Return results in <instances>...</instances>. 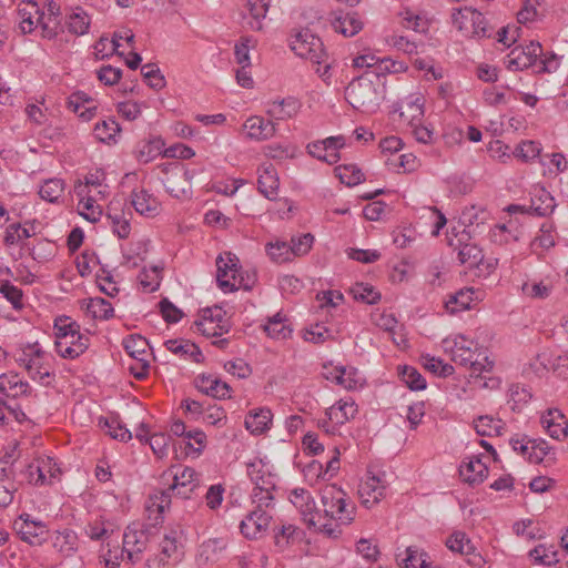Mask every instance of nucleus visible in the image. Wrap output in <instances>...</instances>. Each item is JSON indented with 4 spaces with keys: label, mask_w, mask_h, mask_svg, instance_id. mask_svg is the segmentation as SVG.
Instances as JSON below:
<instances>
[{
    "label": "nucleus",
    "mask_w": 568,
    "mask_h": 568,
    "mask_svg": "<svg viewBox=\"0 0 568 568\" xmlns=\"http://www.w3.org/2000/svg\"><path fill=\"white\" fill-rule=\"evenodd\" d=\"M265 248L270 258L275 263H285L292 260V251L287 242H270L266 244Z\"/></svg>",
    "instance_id": "obj_63"
},
{
    "label": "nucleus",
    "mask_w": 568,
    "mask_h": 568,
    "mask_svg": "<svg viewBox=\"0 0 568 568\" xmlns=\"http://www.w3.org/2000/svg\"><path fill=\"white\" fill-rule=\"evenodd\" d=\"M348 103L365 113L374 112L382 100L381 91L367 74L354 79L345 90Z\"/></svg>",
    "instance_id": "obj_8"
},
{
    "label": "nucleus",
    "mask_w": 568,
    "mask_h": 568,
    "mask_svg": "<svg viewBox=\"0 0 568 568\" xmlns=\"http://www.w3.org/2000/svg\"><path fill=\"white\" fill-rule=\"evenodd\" d=\"M123 346L136 362L134 366L130 367V371L136 378H144L150 368L149 342L140 335H131L123 339Z\"/></svg>",
    "instance_id": "obj_20"
},
{
    "label": "nucleus",
    "mask_w": 568,
    "mask_h": 568,
    "mask_svg": "<svg viewBox=\"0 0 568 568\" xmlns=\"http://www.w3.org/2000/svg\"><path fill=\"white\" fill-rule=\"evenodd\" d=\"M131 204L142 216L153 217L159 214L161 204L158 199L144 189H134L131 193Z\"/></svg>",
    "instance_id": "obj_32"
},
{
    "label": "nucleus",
    "mask_w": 568,
    "mask_h": 568,
    "mask_svg": "<svg viewBox=\"0 0 568 568\" xmlns=\"http://www.w3.org/2000/svg\"><path fill=\"white\" fill-rule=\"evenodd\" d=\"M257 187L266 199L274 201L278 194L280 179L272 163H264L257 169Z\"/></svg>",
    "instance_id": "obj_26"
},
{
    "label": "nucleus",
    "mask_w": 568,
    "mask_h": 568,
    "mask_svg": "<svg viewBox=\"0 0 568 568\" xmlns=\"http://www.w3.org/2000/svg\"><path fill=\"white\" fill-rule=\"evenodd\" d=\"M442 348L455 364L470 368L473 374L489 373L494 367V361L464 334L448 335L442 341Z\"/></svg>",
    "instance_id": "obj_2"
},
{
    "label": "nucleus",
    "mask_w": 568,
    "mask_h": 568,
    "mask_svg": "<svg viewBox=\"0 0 568 568\" xmlns=\"http://www.w3.org/2000/svg\"><path fill=\"white\" fill-rule=\"evenodd\" d=\"M504 422L490 415L479 416L474 420V428L480 436H499L504 428Z\"/></svg>",
    "instance_id": "obj_47"
},
{
    "label": "nucleus",
    "mask_w": 568,
    "mask_h": 568,
    "mask_svg": "<svg viewBox=\"0 0 568 568\" xmlns=\"http://www.w3.org/2000/svg\"><path fill=\"white\" fill-rule=\"evenodd\" d=\"M16 362L31 379L49 384L48 379L53 373V357L39 342L22 344L16 354Z\"/></svg>",
    "instance_id": "obj_6"
},
{
    "label": "nucleus",
    "mask_w": 568,
    "mask_h": 568,
    "mask_svg": "<svg viewBox=\"0 0 568 568\" xmlns=\"http://www.w3.org/2000/svg\"><path fill=\"white\" fill-rule=\"evenodd\" d=\"M196 386L202 393L214 398L225 399L231 397L230 385L213 375L199 377L196 381Z\"/></svg>",
    "instance_id": "obj_36"
},
{
    "label": "nucleus",
    "mask_w": 568,
    "mask_h": 568,
    "mask_svg": "<svg viewBox=\"0 0 568 568\" xmlns=\"http://www.w3.org/2000/svg\"><path fill=\"white\" fill-rule=\"evenodd\" d=\"M182 535L181 528H172L164 534L162 541L159 545V549L163 557L171 559L176 564L182 557Z\"/></svg>",
    "instance_id": "obj_35"
},
{
    "label": "nucleus",
    "mask_w": 568,
    "mask_h": 568,
    "mask_svg": "<svg viewBox=\"0 0 568 568\" xmlns=\"http://www.w3.org/2000/svg\"><path fill=\"white\" fill-rule=\"evenodd\" d=\"M544 175L556 176L567 169V160L561 153H552L541 159Z\"/></svg>",
    "instance_id": "obj_62"
},
{
    "label": "nucleus",
    "mask_w": 568,
    "mask_h": 568,
    "mask_svg": "<svg viewBox=\"0 0 568 568\" xmlns=\"http://www.w3.org/2000/svg\"><path fill=\"white\" fill-rule=\"evenodd\" d=\"M530 558L540 565L551 566L559 561L558 551L554 545L540 544L529 551Z\"/></svg>",
    "instance_id": "obj_53"
},
{
    "label": "nucleus",
    "mask_w": 568,
    "mask_h": 568,
    "mask_svg": "<svg viewBox=\"0 0 568 568\" xmlns=\"http://www.w3.org/2000/svg\"><path fill=\"white\" fill-rule=\"evenodd\" d=\"M78 212L89 222L95 223L102 216V207L97 203L100 195L87 193L84 196H78Z\"/></svg>",
    "instance_id": "obj_43"
},
{
    "label": "nucleus",
    "mask_w": 568,
    "mask_h": 568,
    "mask_svg": "<svg viewBox=\"0 0 568 568\" xmlns=\"http://www.w3.org/2000/svg\"><path fill=\"white\" fill-rule=\"evenodd\" d=\"M531 207L539 216L549 215L556 207L555 199L548 191L540 189L531 200Z\"/></svg>",
    "instance_id": "obj_58"
},
{
    "label": "nucleus",
    "mask_w": 568,
    "mask_h": 568,
    "mask_svg": "<svg viewBox=\"0 0 568 568\" xmlns=\"http://www.w3.org/2000/svg\"><path fill=\"white\" fill-rule=\"evenodd\" d=\"M237 264L239 258L230 252L220 254L216 258V281L220 288L225 293L240 288L250 290L254 283V277L250 275L245 277Z\"/></svg>",
    "instance_id": "obj_9"
},
{
    "label": "nucleus",
    "mask_w": 568,
    "mask_h": 568,
    "mask_svg": "<svg viewBox=\"0 0 568 568\" xmlns=\"http://www.w3.org/2000/svg\"><path fill=\"white\" fill-rule=\"evenodd\" d=\"M61 474V468L50 456L34 458L27 468V478L34 486H51L60 480Z\"/></svg>",
    "instance_id": "obj_15"
},
{
    "label": "nucleus",
    "mask_w": 568,
    "mask_h": 568,
    "mask_svg": "<svg viewBox=\"0 0 568 568\" xmlns=\"http://www.w3.org/2000/svg\"><path fill=\"white\" fill-rule=\"evenodd\" d=\"M268 7L270 0H247L248 16L245 17V20L252 30L260 31L262 29Z\"/></svg>",
    "instance_id": "obj_42"
},
{
    "label": "nucleus",
    "mask_w": 568,
    "mask_h": 568,
    "mask_svg": "<svg viewBox=\"0 0 568 568\" xmlns=\"http://www.w3.org/2000/svg\"><path fill=\"white\" fill-rule=\"evenodd\" d=\"M400 16L406 29H412L419 33H425L428 30L429 20L424 14L405 9L400 12Z\"/></svg>",
    "instance_id": "obj_59"
},
{
    "label": "nucleus",
    "mask_w": 568,
    "mask_h": 568,
    "mask_svg": "<svg viewBox=\"0 0 568 568\" xmlns=\"http://www.w3.org/2000/svg\"><path fill=\"white\" fill-rule=\"evenodd\" d=\"M335 174L347 186L357 185L364 178L362 171L353 164L336 166Z\"/></svg>",
    "instance_id": "obj_64"
},
{
    "label": "nucleus",
    "mask_w": 568,
    "mask_h": 568,
    "mask_svg": "<svg viewBox=\"0 0 568 568\" xmlns=\"http://www.w3.org/2000/svg\"><path fill=\"white\" fill-rule=\"evenodd\" d=\"M447 547L455 552H460L462 555L471 556L468 558V562L471 565H479L481 561V557L479 555L474 554V546L470 542L469 538L464 532L457 531L454 532L446 541Z\"/></svg>",
    "instance_id": "obj_40"
},
{
    "label": "nucleus",
    "mask_w": 568,
    "mask_h": 568,
    "mask_svg": "<svg viewBox=\"0 0 568 568\" xmlns=\"http://www.w3.org/2000/svg\"><path fill=\"white\" fill-rule=\"evenodd\" d=\"M268 509L265 506L254 505V509L242 519L240 530L246 539L256 540L266 535L272 521Z\"/></svg>",
    "instance_id": "obj_19"
},
{
    "label": "nucleus",
    "mask_w": 568,
    "mask_h": 568,
    "mask_svg": "<svg viewBox=\"0 0 568 568\" xmlns=\"http://www.w3.org/2000/svg\"><path fill=\"white\" fill-rule=\"evenodd\" d=\"M542 428L554 439L561 440L568 435V422L559 409H548L540 417Z\"/></svg>",
    "instance_id": "obj_27"
},
{
    "label": "nucleus",
    "mask_w": 568,
    "mask_h": 568,
    "mask_svg": "<svg viewBox=\"0 0 568 568\" xmlns=\"http://www.w3.org/2000/svg\"><path fill=\"white\" fill-rule=\"evenodd\" d=\"M459 475L465 483L475 486L481 484L486 479L488 468L479 457L471 456L460 464Z\"/></svg>",
    "instance_id": "obj_30"
},
{
    "label": "nucleus",
    "mask_w": 568,
    "mask_h": 568,
    "mask_svg": "<svg viewBox=\"0 0 568 568\" xmlns=\"http://www.w3.org/2000/svg\"><path fill=\"white\" fill-rule=\"evenodd\" d=\"M55 351L67 359H75L89 347L90 339L81 333L80 325L68 316H61L54 321Z\"/></svg>",
    "instance_id": "obj_3"
},
{
    "label": "nucleus",
    "mask_w": 568,
    "mask_h": 568,
    "mask_svg": "<svg viewBox=\"0 0 568 568\" xmlns=\"http://www.w3.org/2000/svg\"><path fill=\"white\" fill-rule=\"evenodd\" d=\"M552 284L550 281H528L521 286L524 295L530 298L545 300L552 292Z\"/></svg>",
    "instance_id": "obj_55"
},
{
    "label": "nucleus",
    "mask_w": 568,
    "mask_h": 568,
    "mask_svg": "<svg viewBox=\"0 0 568 568\" xmlns=\"http://www.w3.org/2000/svg\"><path fill=\"white\" fill-rule=\"evenodd\" d=\"M458 260L468 268L479 267L484 262L483 250L474 243H465L458 248Z\"/></svg>",
    "instance_id": "obj_48"
},
{
    "label": "nucleus",
    "mask_w": 568,
    "mask_h": 568,
    "mask_svg": "<svg viewBox=\"0 0 568 568\" xmlns=\"http://www.w3.org/2000/svg\"><path fill=\"white\" fill-rule=\"evenodd\" d=\"M53 547L63 556L69 557L78 549V536L73 530L55 531Z\"/></svg>",
    "instance_id": "obj_46"
},
{
    "label": "nucleus",
    "mask_w": 568,
    "mask_h": 568,
    "mask_svg": "<svg viewBox=\"0 0 568 568\" xmlns=\"http://www.w3.org/2000/svg\"><path fill=\"white\" fill-rule=\"evenodd\" d=\"M272 413L268 408L251 410L245 417V428L253 435H260L270 428Z\"/></svg>",
    "instance_id": "obj_39"
},
{
    "label": "nucleus",
    "mask_w": 568,
    "mask_h": 568,
    "mask_svg": "<svg viewBox=\"0 0 568 568\" xmlns=\"http://www.w3.org/2000/svg\"><path fill=\"white\" fill-rule=\"evenodd\" d=\"M161 182L168 193L174 197H185L191 191L192 175L187 170H183L178 164H161L159 165Z\"/></svg>",
    "instance_id": "obj_16"
},
{
    "label": "nucleus",
    "mask_w": 568,
    "mask_h": 568,
    "mask_svg": "<svg viewBox=\"0 0 568 568\" xmlns=\"http://www.w3.org/2000/svg\"><path fill=\"white\" fill-rule=\"evenodd\" d=\"M120 131L121 129L119 123L112 118L102 120L98 122L94 126L95 138L99 141L109 144L116 142V136L119 135Z\"/></svg>",
    "instance_id": "obj_50"
},
{
    "label": "nucleus",
    "mask_w": 568,
    "mask_h": 568,
    "mask_svg": "<svg viewBox=\"0 0 568 568\" xmlns=\"http://www.w3.org/2000/svg\"><path fill=\"white\" fill-rule=\"evenodd\" d=\"M34 234L33 230L27 227V224L13 223L6 230L4 244L8 246L22 244L27 239Z\"/></svg>",
    "instance_id": "obj_57"
},
{
    "label": "nucleus",
    "mask_w": 568,
    "mask_h": 568,
    "mask_svg": "<svg viewBox=\"0 0 568 568\" xmlns=\"http://www.w3.org/2000/svg\"><path fill=\"white\" fill-rule=\"evenodd\" d=\"M476 298V291L473 287L462 288L445 302V308L449 314H456L469 310Z\"/></svg>",
    "instance_id": "obj_41"
},
{
    "label": "nucleus",
    "mask_w": 568,
    "mask_h": 568,
    "mask_svg": "<svg viewBox=\"0 0 568 568\" xmlns=\"http://www.w3.org/2000/svg\"><path fill=\"white\" fill-rule=\"evenodd\" d=\"M13 530L19 538L30 546H41L49 537V527L32 515L23 513L13 521Z\"/></svg>",
    "instance_id": "obj_14"
},
{
    "label": "nucleus",
    "mask_w": 568,
    "mask_h": 568,
    "mask_svg": "<svg viewBox=\"0 0 568 568\" xmlns=\"http://www.w3.org/2000/svg\"><path fill=\"white\" fill-rule=\"evenodd\" d=\"M123 210V203L118 200L111 201L108 207V220L111 222L112 232L119 239H128L131 233L130 219Z\"/></svg>",
    "instance_id": "obj_28"
},
{
    "label": "nucleus",
    "mask_w": 568,
    "mask_h": 568,
    "mask_svg": "<svg viewBox=\"0 0 568 568\" xmlns=\"http://www.w3.org/2000/svg\"><path fill=\"white\" fill-rule=\"evenodd\" d=\"M247 138L256 141H264L273 138L276 132L275 124L262 116H250L243 124Z\"/></svg>",
    "instance_id": "obj_33"
},
{
    "label": "nucleus",
    "mask_w": 568,
    "mask_h": 568,
    "mask_svg": "<svg viewBox=\"0 0 568 568\" xmlns=\"http://www.w3.org/2000/svg\"><path fill=\"white\" fill-rule=\"evenodd\" d=\"M20 29L23 33H31L40 30L43 38L55 36V22L52 14H44L39 4L32 0L22 1L18 6Z\"/></svg>",
    "instance_id": "obj_10"
},
{
    "label": "nucleus",
    "mask_w": 568,
    "mask_h": 568,
    "mask_svg": "<svg viewBox=\"0 0 568 568\" xmlns=\"http://www.w3.org/2000/svg\"><path fill=\"white\" fill-rule=\"evenodd\" d=\"M90 18L89 16L80 8H77L69 17H68V29L70 32L82 36L88 32L90 27Z\"/></svg>",
    "instance_id": "obj_60"
},
{
    "label": "nucleus",
    "mask_w": 568,
    "mask_h": 568,
    "mask_svg": "<svg viewBox=\"0 0 568 568\" xmlns=\"http://www.w3.org/2000/svg\"><path fill=\"white\" fill-rule=\"evenodd\" d=\"M77 196H84L87 193L100 195L104 197L108 194L106 186H102L100 174L91 173L85 176L84 183H79L74 187Z\"/></svg>",
    "instance_id": "obj_51"
},
{
    "label": "nucleus",
    "mask_w": 568,
    "mask_h": 568,
    "mask_svg": "<svg viewBox=\"0 0 568 568\" xmlns=\"http://www.w3.org/2000/svg\"><path fill=\"white\" fill-rule=\"evenodd\" d=\"M0 393L7 397L17 398L31 393L30 384L16 372L0 375Z\"/></svg>",
    "instance_id": "obj_29"
},
{
    "label": "nucleus",
    "mask_w": 568,
    "mask_h": 568,
    "mask_svg": "<svg viewBox=\"0 0 568 568\" xmlns=\"http://www.w3.org/2000/svg\"><path fill=\"white\" fill-rule=\"evenodd\" d=\"M322 375L347 390L361 389L366 383L364 375L353 366L325 364Z\"/></svg>",
    "instance_id": "obj_18"
},
{
    "label": "nucleus",
    "mask_w": 568,
    "mask_h": 568,
    "mask_svg": "<svg viewBox=\"0 0 568 568\" xmlns=\"http://www.w3.org/2000/svg\"><path fill=\"white\" fill-rule=\"evenodd\" d=\"M345 146L343 135L329 136L322 141H314L307 144L310 155L327 164H335L341 160L339 150Z\"/></svg>",
    "instance_id": "obj_22"
},
{
    "label": "nucleus",
    "mask_w": 568,
    "mask_h": 568,
    "mask_svg": "<svg viewBox=\"0 0 568 568\" xmlns=\"http://www.w3.org/2000/svg\"><path fill=\"white\" fill-rule=\"evenodd\" d=\"M424 101L425 99L420 93L410 94L402 102L400 116L408 124L420 122L424 116Z\"/></svg>",
    "instance_id": "obj_37"
},
{
    "label": "nucleus",
    "mask_w": 568,
    "mask_h": 568,
    "mask_svg": "<svg viewBox=\"0 0 568 568\" xmlns=\"http://www.w3.org/2000/svg\"><path fill=\"white\" fill-rule=\"evenodd\" d=\"M84 310L94 320H109L114 315L112 304L102 297H91L84 303Z\"/></svg>",
    "instance_id": "obj_44"
},
{
    "label": "nucleus",
    "mask_w": 568,
    "mask_h": 568,
    "mask_svg": "<svg viewBox=\"0 0 568 568\" xmlns=\"http://www.w3.org/2000/svg\"><path fill=\"white\" fill-rule=\"evenodd\" d=\"M263 329L267 336L274 339H286L293 332L288 318L281 312L270 317L263 325Z\"/></svg>",
    "instance_id": "obj_38"
},
{
    "label": "nucleus",
    "mask_w": 568,
    "mask_h": 568,
    "mask_svg": "<svg viewBox=\"0 0 568 568\" xmlns=\"http://www.w3.org/2000/svg\"><path fill=\"white\" fill-rule=\"evenodd\" d=\"M332 27L344 37H353L363 29L364 22L357 12L336 10L332 13Z\"/></svg>",
    "instance_id": "obj_25"
},
{
    "label": "nucleus",
    "mask_w": 568,
    "mask_h": 568,
    "mask_svg": "<svg viewBox=\"0 0 568 568\" xmlns=\"http://www.w3.org/2000/svg\"><path fill=\"white\" fill-rule=\"evenodd\" d=\"M323 521L332 523L339 529L341 525H349L355 518V505L348 495L335 484L326 485L321 490Z\"/></svg>",
    "instance_id": "obj_5"
},
{
    "label": "nucleus",
    "mask_w": 568,
    "mask_h": 568,
    "mask_svg": "<svg viewBox=\"0 0 568 568\" xmlns=\"http://www.w3.org/2000/svg\"><path fill=\"white\" fill-rule=\"evenodd\" d=\"M542 52L539 42L531 41L526 47L514 48L506 58V67L509 70L518 71L536 67L538 55Z\"/></svg>",
    "instance_id": "obj_23"
},
{
    "label": "nucleus",
    "mask_w": 568,
    "mask_h": 568,
    "mask_svg": "<svg viewBox=\"0 0 568 568\" xmlns=\"http://www.w3.org/2000/svg\"><path fill=\"white\" fill-rule=\"evenodd\" d=\"M246 473L253 485L251 493L252 504L272 508L277 481L273 466L262 458H255L247 464Z\"/></svg>",
    "instance_id": "obj_4"
},
{
    "label": "nucleus",
    "mask_w": 568,
    "mask_h": 568,
    "mask_svg": "<svg viewBox=\"0 0 568 568\" xmlns=\"http://www.w3.org/2000/svg\"><path fill=\"white\" fill-rule=\"evenodd\" d=\"M290 501L298 510L303 521L316 531H320L327 537L337 538L341 529L332 523H324L323 515L317 509L316 503L311 493L304 488H294L288 495Z\"/></svg>",
    "instance_id": "obj_7"
},
{
    "label": "nucleus",
    "mask_w": 568,
    "mask_h": 568,
    "mask_svg": "<svg viewBox=\"0 0 568 568\" xmlns=\"http://www.w3.org/2000/svg\"><path fill=\"white\" fill-rule=\"evenodd\" d=\"M84 531H85V535L91 540L104 541L105 539H108L110 537L113 529H112L111 523L105 521L102 518H95L88 523Z\"/></svg>",
    "instance_id": "obj_54"
},
{
    "label": "nucleus",
    "mask_w": 568,
    "mask_h": 568,
    "mask_svg": "<svg viewBox=\"0 0 568 568\" xmlns=\"http://www.w3.org/2000/svg\"><path fill=\"white\" fill-rule=\"evenodd\" d=\"M387 483L384 474L367 471L365 478L358 486L361 503L366 508L377 505L386 494Z\"/></svg>",
    "instance_id": "obj_21"
},
{
    "label": "nucleus",
    "mask_w": 568,
    "mask_h": 568,
    "mask_svg": "<svg viewBox=\"0 0 568 568\" xmlns=\"http://www.w3.org/2000/svg\"><path fill=\"white\" fill-rule=\"evenodd\" d=\"M149 544L150 535L141 525H129L123 534L121 561L130 565L140 562Z\"/></svg>",
    "instance_id": "obj_12"
},
{
    "label": "nucleus",
    "mask_w": 568,
    "mask_h": 568,
    "mask_svg": "<svg viewBox=\"0 0 568 568\" xmlns=\"http://www.w3.org/2000/svg\"><path fill=\"white\" fill-rule=\"evenodd\" d=\"M405 568H437L424 550L410 546L406 549V557L403 559Z\"/></svg>",
    "instance_id": "obj_52"
},
{
    "label": "nucleus",
    "mask_w": 568,
    "mask_h": 568,
    "mask_svg": "<svg viewBox=\"0 0 568 568\" xmlns=\"http://www.w3.org/2000/svg\"><path fill=\"white\" fill-rule=\"evenodd\" d=\"M99 425L106 434H109L114 439L128 442L129 439L132 438L131 432L126 428L125 425L121 423V420L116 416L100 418Z\"/></svg>",
    "instance_id": "obj_49"
},
{
    "label": "nucleus",
    "mask_w": 568,
    "mask_h": 568,
    "mask_svg": "<svg viewBox=\"0 0 568 568\" xmlns=\"http://www.w3.org/2000/svg\"><path fill=\"white\" fill-rule=\"evenodd\" d=\"M163 479L171 480L166 489L155 490L149 496L146 510L164 514L171 506L172 495L190 498L201 484V475L192 467L175 465L163 473Z\"/></svg>",
    "instance_id": "obj_1"
},
{
    "label": "nucleus",
    "mask_w": 568,
    "mask_h": 568,
    "mask_svg": "<svg viewBox=\"0 0 568 568\" xmlns=\"http://www.w3.org/2000/svg\"><path fill=\"white\" fill-rule=\"evenodd\" d=\"M452 19L453 24L466 37H489L485 17L475 9H458L453 13Z\"/></svg>",
    "instance_id": "obj_17"
},
{
    "label": "nucleus",
    "mask_w": 568,
    "mask_h": 568,
    "mask_svg": "<svg viewBox=\"0 0 568 568\" xmlns=\"http://www.w3.org/2000/svg\"><path fill=\"white\" fill-rule=\"evenodd\" d=\"M224 548L223 544L219 539H209L204 541L199 549L197 562L205 565L217 560L219 554Z\"/></svg>",
    "instance_id": "obj_56"
},
{
    "label": "nucleus",
    "mask_w": 568,
    "mask_h": 568,
    "mask_svg": "<svg viewBox=\"0 0 568 568\" xmlns=\"http://www.w3.org/2000/svg\"><path fill=\"white\" fill-rule=\"evenodd\" d=\"M195 324L197 331L207 337H221L230 328L229 321L220 307L204 310Z\"/></svg>",
    "instance_id": "obj_24"
},
{
    "label": "nucleus",
    "mask_w": 568,
    "mask_h": 568,
    "mask_svg": "<svg viewBox=\"0 0 568 568\" xmlns=\"http://www.w3.org/2000/svg\"><path fill=\"white\" fill-rule=\"evenodd\" d=\"M67 104L68 109L83 121L92 120L98 109L95 101L82 91L72 93L68 98Z\"/></svg>",
    "instance_id": "obj_31"
},
{
    "label": "nucleus",
    "mask_w": 568,
    "mask_h": 568,
    "mask_svg": "<svg viewBox=\"0 0 568 568\" xmlns=\"http://www.w3.org/2000/svg\"><path fill=\"white\" fill-rule=\"evenodd\" d=\"M64 182L61 179H49L40 186L39 195L48 202H57L63 194Z\"/></svg>",
    "instance_id": "obj_61"
},
{
    "label": "nucleus",
    "mask_w": 568,
    "mask_h": 568,
    "mask_svg": "<svg viewBox=\"0 0 568 568\" xmlns=\"http://www.w3.org/2000/svg\"><path fill=\"white\" fill-rule=\"evenodd\" d=\"M146 240H139L131 242L125 248H123L124 265L128 267H136L142 263L148 253Z\"/></svg>",
    "instance_id": "obj_45"
},
{
    "label": "nucleus",
    "mask_w": 568,
    "mask_h": 568,
    "mask_svg": "<svg viewBox=\"0 0 568 568\" xmlns=\"http://www.w3.org/2000/svg\"><path fill=\"white\" fill-rule=\"evenodd\" d=\"M290 47L296 55L310 60L315 64H322L326 57L321 39L307 29L301 30L292 36Z\"/></svg>",
    "instance_id": "obj_13"
},
{
    "label": "nucleus",
    "mask_w": 568,
    "mask_h": 568,
    "mask_svg": "<svg viewBox=\"0 0 568 568\" xmlns=\"http://www.w3.org/2000/svg\"><path fill=\"white\" fill-rule=\"evenodd\" d=\"M358 412L352 397L338 399L325 409L324 417L318 419V427L327 435H341V427L353 419Z\"/></svg>",
    "instance_id": "obj_11"
},
{
    "label": "nucleus",
    "mask_w": 568,
    "mask_h": 568,
    "mask_svg": "<svg viewBox=\"0 0 568 568\" xmlns=\"http://www.w3.org/2000/svg\"><path fill=\"white\" fill-rule=\"evenodd\" d=\"M301 103L293 97L274 100L267 103L266 113L274 120H287L297 115Z\"/></svg>",
    "instance_id": "obj_34"
}]
</instances>
